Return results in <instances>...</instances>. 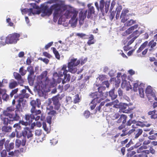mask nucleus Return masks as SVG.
I'll use <instances>...</instances> for the list:
<instances>
[{
  "label": "nucleus",
  "instance_id": "c9c22d12",
  "mask_svg": "<svg viewBox=\"0 0 157 157\" xmlns=\"http://www.w3.org/2000/svg\"><path fill=\"white\" fill-rule=\"evenodd\" d=\"M136 122L135 120L130 119L127 122H126L125 125L128 127V126H130L132 124L135 123Z\"/></svg>",
  "mask_w": 157,
  "mask_h": 157
},
{
  "label": "nucleus",
  "instance_id": "6e6552de",
  "mask_svg": "<svg viewBox=\"0 0 157 157\" xmlns=\"http://www.w3.org/2000/svg\"><path fill=\"white\" fill-rule=\"evenodd\" d=\"M20 35L19 34L14 33L9 35L6 37V41L7 44H16L19 40Z\"/></svg>",
  "mask_w": 157,
  "mask_h": 157
},
{
  "label": "nucleus",
  "instance_id": "9b49d317",
  "mask_svg": "<svg viewBox=\"0 0 157 157\" xmlns=\"http://www.w3.org/2000/svg\"><path fill=\"white\" fill-rule=\"evenodd\" d=\"M59 96L60 95L58 94L53 97L52 98L54 109L56 110H59L61 106V104L59 100H61V98Z\"/></svg>",
  "mask_w": 157,
  "mask_h": 157
},
{
  "label": "nucleus",
  "instance_id": "f03ea898",
  "mask_svg": "<svg viewBox=\"0 0 157 157\" xmlns=\"http://www.w3.org/2000/svg\"><path fill=\"white\" fill-rule=\"evenodd\" d=\"M62 7L61 4L59 3H56L51 6L50 8H48L47 5H43L41 6V11L42 12L41 15L42 17L46 16H49L54 11L53 14V21L56 22L59 17V14L61 12V9Z\"/></svg>",
  "mask_w": 157,
  "mask_h": 157
},
{
  "label": "nucleus",
  "instance_id": "c756f323",
  "mask_svg": "<svg viewBox=\"0 0 157 157\" xmlns=\"http://www.w3.org/2000/svg\"><path fill=\"white\" fill-rule=\"evenodd\" d=\"M52 49L53 52L56 58L58 59H59L60 58V55L58 52L56 50V48L54 47H52L51 48Z\"/></svg>",
  "mask_w": 157,
  "mask_h": 157
},
{
  "label": "nucleus",
  "instance_id": "4d7b16f0",
  "mask_svg": "<svg viewBox=\"0 0 157 157\" xmlns=\"http://www.w3.org/2000/svg\"><path fill=\"white\" fill-rule=\"evenodd\" d=\"M90 115V112L88 110L85 111L84 113V116L86 118H88L89 117Z\"/></svg>",
  "mask_w": 157,
  "mask_h": 157
},
{
  "label": "nucleus",
  "instance_id": "09e8293b",
  "mask_svg": "<svg viewBox=\"0 0 157 157\" xmlns=\"http://www.w3.org/2000/svg\"><path fill=\"white\" fill-rule=\"evenodd\" d=\"M28 79L29 83L30 84H33L34 80L32 77V75H28Z\"/></svg>",
  "mask_w": 157,
  "mask_h": 157
},
{
  "label": "nucleus",
  "instance_id": "ddd939ff",
  "mask_svg": "<svg viewBox=\"0 0 157 157\" xmlns=\"http://www.w3.org/2000/svg\"><path fill=\"white\" fill-rule=\"evenodd\" d=\"M133 109L130 108L125 103H123L120 105V109L121 111L124 113H128L133 110Z\"/></svg>",
  "mask_w": 157,
  "mask_h": 157
},
{
  "label": "nucleus",
  "instance_id": "e2e57ef3",
  "mask_svg": "<svg viewBox=\"0 0 157 157\" xmlns=\"http://www.w3.org/2000/svg\"><path fill=\"white\" fill-rule=\"evenodd\" d=\"M139 86V84L137 83H134L133 84V90L134 91L136 92L137 91V88Z\"/></svg>",
  "mask_w": 157,
  "mask_h": 157
},
{
  "label": "nucleus",
  "instance_id": "bb28decb",
  "mask_svg": "<svg viewBox=\"0 0 157 157\" xmlns=\"http://www.w3.org/2000/svg\"><path fill=\"white\" fill-rule=\"evenodd\" d=\"M35 134L36 136H40L39 139H41L42 140H43V137L44 136V135L42 134V130L40 129L36 130L35 131Z\"/></svg>",
  "mask_w": 157,
  "mask_h": 157
},
{
  "label": "nucleus",
  "instance_id": "6ab92c4d",
  "mask_svg": "<svg viewBox=\"0 0 157 157\" xmlns=\"http://www.w3.org/2000/svg\"><path fill=\"white\" fill-rule=\"evenodd\" d=\"M26 140L25 138H23L22 140L19 139H17L15 141V145L17 147H19L21 145L24 146L26 143Z\"/></svg>",
  "mask_w": 157,
  "mask_h": 157
},
{
  "label": "nucleus",
  "instance_id": "c85d7f7f",
  "mask_svg": "<svg viewBox=\"0 0 157 157\" xmlns=\"http://www.w3.org/2000/svg\"><path fill=\"white\" fill-rule=\"evenodd\" d=\"M33 9L32 8H25L22 10V12L25 13H28V14L29 15H31L32 13H35V12H33Z\"/></svg>",
  "mask_w": 157,
  "mask_h": 157
},
{
  "label": "nucleus",
  "instance_id": "bf43d9fd",
  "mask_svg": "<svg viewBox=\"0 0 157 157\" xmlns=\"http://www.w3.org/2000/svg\"><path fill=\"white\" fill-rule=\"evenodd\" d=\"M20 154V152L18 150H16L14 151V157H18Z\"/></svg>",
  "mask_w": 157,
  "mask_h": 157
},
{
  "label": "nucleus",
  "instance_id": "69168bd1",
  "mask_svg": "<svg viewBox=\"0 0 157 157\" xmlns=\"http://www.w3.org/2000/svg\"><path fill=\"white\" fill-rule=\"evenodd\" d=\"M58 77H62L63 75H64V74L62 71H61V69L58 71Z\"/></svg>",
  "mask_w": 157,
  "mask_h": 157
},
{
  "label": "nucleus",
  "instance_id": "20e7f679",
  "mask_svg": "<svg viewBox=\"0 0 157 157\" xmlns=\"http://www.w3.org/2000/svg\"><path fill=\"white\" fill-rule=\"evenodd\" d=\"M30 104L32 106L30 110L31 114L34 117H39L40 120L43 121L45 118L43 113H42L40 110H37L36 109V107L38 108L40 107L41 102L39 99H37L36 100H32L31 101Z\"/></svg>",
  "mask_w": 157,
  "mask_h": 157
},
{
  "label": "nucleus",
  "instance_id": "680f3d73",
  "mask_svg": "<svg viewBox=\"0 0 157 157\" xmlns=\"http://www.w3.org/2000/svg\"><path fill=\"white\" fill-rule=\"evenodd\" d=\"M1 157H6L7 153L6 150H4L1 153Z\"/></svg>",
  "mask_w": 157,
  "mask_h": 157
},
{
  "label": "nucleus",
  "instance_id": "3c124183",
  "mask_svg": "<svg viewBox=\"0 0 157 157\" xmlns=\"http://www.w3.org/2000/svg\"><path fill=\"white\" fill-rule=\"evenodd\" d=\"M56 114V112L55 110H51L48 113V114L49 115V116H51L52 117L53 116H55Z\"/></svg>",
  "mask_w": 157,
  "mask_h": 157
},
{
  "label": "nucleus",
  "instance_id": "c03bdc74",
  "mask_svg": "<svg viewBox=\"0 0 157 157\" xmlns=\"http://www.w3.org/2000/svg\"><path fill=\"white\" fill-rule=\"evenodd\" d=\"M136 23V21L133 20H130L126 22V25L128 26H129Z\"/></svg>",
  "mask_w": 157,
  "mask_h": 157
},
{
  "label": "nucleus",
  "instance_id": "1a4fd4ad",
  "mask_svg": "<svg viewBox=\"0 0 157 157\" xmlns=\"http://www.w3.org/2000/svg\"><path fill=\"white\" fill-rule=\"evenodd\" d=\"M127 118V117L125 115L122 114L120 115L119 119L117 121V123L119 124L122 122V123L117 128V130L120 131L125 128V124L126 123Z\"/></svg>",
  "mask_w": 157,
  "mask_h": 157
},
{
  "label": "nucleus",
  "instance_id": "9d476101",
  "mask_svg": "<svg viewBox=\"0 0 157 157\" xmlns=\"http://www.w3.org/2000/svg\"><path fill=\"white\" fill-rule=\"evenodd\" d=\"M67 66L66 64L63 65L62 67L61 71H62L64 74L63 79L62 81V83L64 84L67 82H69L71 79V75L69 74H67L69 71L68 69L67 70Z\"/></svg>",
  "mask_w": 157,
  "mask_h": 157
},
{
  "label": "nucleus",
  "instance_id": "e433bc0d",
  "mask_svg": "<svg viewBox=\"0 0 157 157\" xmlns=\"http://www.w3.org/2000/svg\"><path fill=\"white\" fill-rule=\"evenodd\" d=\"M19 72L21 74V75L23 76L26 74V70H25L24 69V67L22 66L19 69Z\"/></svg>",
  "mask_w": 157,
  "mask_h": 157
},
{
  "label": "nucleus",
  "instance_id": "0e129e2a",
  "mask_svg": "<svg viewBox=\"0 0 157 157\" xmlns=\"http://www.w3.org/2000/svg\"><path fill=\"white\" fill-rule=\"evenodd\" d=\"M149 153H151L152 154H155V151L152 147H150L149 150H148Z\"/></svg>",
  "mask_w": 157,
  "mask_h": 157
},
{
  "label": "nucleus",
  "instance_id": "58836bf2",
  "mask_svg": "<svg viewBox=\"0 0 157 157\" xmlns=\"http://www.w3.org/2000/svg\"><path fill=\"white\" fill-rule=\"evenodd\" d=\"M47 71H44L42 72L40 76H39V77L41 78V79L45 78H46V79H47V78H48V77H47Z\"/></svg>",
  "mask_w": 157,
  "mask_h": 157
},
{
  "label": "nucleus",
  "instance_id": "0eeeda50",
  "mask_svg": "<svg viewBox=\"0 0 157 157\" xmlns=\"http://www.w3.org/2000/svg\"><path fill=\"white\" fill-rule=\"evenodd\" d=\"M157 43L153 40L149 41L148 43L147 41H146L143 43L137 51V53L141 52L147 45L149 47V51L150 52H152L155 50V47L156 46Z\"/></svg>",
  "mask_w": 157,
  "mask_h": 157
},
{
  "label": "nucleus",
  "instance_id": "aec40b11",
  "mask_svg": "<svg viewBox=\"0 0 157 157\" xmlns=\"http://www.w3.org/2000/svg\"><path fill=\"white\" fill-rule=\"evenodd\" d=\"M13 75L15 78L17 80L19 83L22 84L24 83V81L22 79L21 75L19 73L14 72L13 73Z\"/></svg>",
  "mask_w": 157,
  "mask_h": 157
},
{
  "label": "nucleus",
  "instance_id": "a19ab883",
  "mask_svg": "<svg viewBox=\"0 0 157 157\" xmlns=\"http://www.w3.org/2000/svg\"><path fill=\"white\" fill-rule=\"evenodd\" d=\"M139 94L140 96L142 98L144 97V90L143 88H141L138 89Z\"/></svg>",
  "mask_w": 157,
  "mask_h": 157
},
{
  "label": "nucleus",
  "instance_id": "423d86ee",
  "mask_svg": "<svg viewBox=\"0 0 157 157\" xmlns=\"http://www.w3.org/2000/svg\"><path fill=\"white\" fill-rule=\"evenodd\" d=\"M79 64L80 61L77 58H73L71 59L67 64L69 72L72 74H75L77 71V68L76 67Z\"/></svg>",
  "mask_w": 157,
  "mask_h": 157
},
{
  "label": "nucleus",
  "instance_id": "473e14b6",
  "mask_svg": "<svg viewBox=\"0 0 157 157\" xmlns=\"http://www.w3.org/2000/svg\"><path fill=\"white\" fill-rule=\"evenodd\" d=\"M27 70L29 72L28 75H34V72L33 66H30L28 67L27 68Z\"/></svg>",
  "mask_w": 157,
  "mask_h": 157
},
{
  "label": "nucleus",
  "instance_id": "f8f14e48",
  "mask_svg": "<svg viewBox=\"0 0 157 157\" xmlns=\"http://www.w3.org/2000/svg\"><path fill=\"white\" fill-rule=\"evenodd\" d=\"M33 136V134L32 133L30 129L28 127H25L22 132L21 136L23 137V138L26 140V137L28 139L31 138Z\"/></svg>",
  "mask_w": 157,
  "mask_h": 157
},
{
  "label": "nucleus",
  "instance_id": "4468645a",
  "mask_svg": "<svg viewBox=\"0 0 157 157\" xmlns=\"http://www.w3.org/2000/svg\"><path fill=\"white\" fill-rule=\"evenodd\" d=\"M25 118L26 121L28 122V123L29 124H30L31 123L33 120L35 119V121H37L40 119V117H39L38 116L34 117L31 114H30L25 115Z\"/></svg>",
  "mask_w": 157,
  "mask_h": 157
},
{
  "label": "nucleus",
  "instance_id": "49530a36",
  "mask_svg": "<svg viewBox=\"0 0 157 157\" xmlns=\"http://www.w3.org/2000/svg\"><path fill=\"white\" fill-rule=\"evenodd\" d=\"M80 101V99L79 97L78 94L76 95L75 96V98L74 99L73 102L75 104H76Z\"/></svg>",
  "mask_w": 157,
  "mask_h": 157
},
{
  "label": "nucleus",
  "instance_id": "13d9d810",
  "mask_svg": "<svg viewBox=\"0 0 157 157\" xmlns=\"http://www.w3.org/2000/svg\"><path fill=\"white\" fill-rule=\"evenodd\" d=\"M53 44V42H50L48 43L47 45L45 46L44 48L45 49H48L49 48L52 46Z\"/></svg>",
  "mask_w": 157,
  "mask_h": 157
},
{
  "label": "nucleus",
  "instance_id": "7c9ffc66",
  "mask_svg": "<svg viewBox=\"0 0 157 157\" xmlns=\"http://www.w3.org/2000/svg\"><path fill=\"white\" fill-rule=\"evenodd\" d=\"M140 153V157H148L147 155L149 154V151L148 150H145L141 151Z\"/></svg>",
  "mask_w": 157,
  "mask_h": 157
},
{
  "label": "nucleus",
  "instance_id": "b1692460",
  "mask_svg": "<svg viewBox=\"0 0 157 157\" xmlns=\"http://www.w3.org/2000/svg\"><path fill=\"white\" fill-rule=\"evenodd\" d=\"M112 104L111 103H106L102 108L103 110L106 112H108L109 110L112 108Z\"/></svg>",
  "mask_w": 157,
  "mask_h": 157
},
{
  "label": "nucleus",
  "instance_id": "f257e3e1",
  "mask_svg": "<svg viewBox=\"0 0 157 157\" xmlns=\"http://www.w3.org/2000/svg\"><path fill=\"white\" fill-rule=\"evenodd\" d=\"M29 95L26 93L25 89H23L21 91V93L18 95L15 96V98H18L17 100L18 103L16 105L15 115L13 113H11L10 112L13 111L14 108L13 106H10L7 108L6 110L3 111L1 115V119L3 121L4 124L7 125L8 124H12L14 121H18L20 118L19 116L21 112H23V109L21 103L24 101V98H28Z\"/></svg>",
  "mask_w": 157,
  "mask_h": 157
},
{
  "label": "nucleus",
  "instance_id": "393cba45",
  "mask_svg": "<svg viewBox=\"0 0 157 157\" xmlns=\"http://www.w3.org/2000/svg\"><path fill=\"white\" fill-rule=\"evenodd\" d=\"M87 13V10L85 11L84 12L81 11L79 13V17L80 21H83L86 18Z\"/></svg>",
  "mask_w": 157,
  "mask_h": 157
},
{
  "label": "nucleus",
  "instance_id": "338daca9",
  "mask_svg": "<svg viewBox=\"0 0 157 157\" xmlns=\"http://www.w3.org/2000/svg\"><path fill=\"white\" fill-rule=\"evenodd\" d=\"M52 117L50 116H48L46 118L47 122L49 124H51V120L52 119Z\"/></svg>",
  "mask_w": 157,
  "mask_h": 157
},
{
  "label": "nucleus",
  "instance_id": "a878e982",
  "mask_svg": "<svg viewBox=\"0 0 157 157\" xmlns=\"http://www.w3.org/2000/svg\"><path fill=\"white\" fill-rule=\"evenodd\" d=\"M122 80L123 81L121 84V87L124 88L125 87L126 83V79L127 78V76L125 74H124L121 76Z\"/></svg>",
  "mask_w": 157,
  "mask_h": 157
},
{
  "label": "nucleus",
  "instance_id": "5701e85b",
  "mask_svg": "<svg viewBox=\"0 0 157 157\" xmlns=\"http://www.w3.org/2000/svg\"><path fill=\"white\" fill-rule=\"evenodd\" d=\"M5 125H4L2 127V131L5 132H9L11 131L12 127L10 126H7V125L4 124Z\"/></svg>",
  "mask_w": 157,
  "mask_h": 157
},
{
  "label": "nucleus",
  "instance_id": "37998d69",
  "mask_svg": "<svg viewBox=\"0 0 157 157\" xmlns=\"http://www.w3.org/2000/svg\"><path fill=\"white\" fill-rule=\"evenodd\" d=\"M2 98L4 101H7L9 99V96L6 93H5L2 96Z\"/></svg>",
  "mask_w": 157,
  "mask_h": 157
},
{
  "label": "nucleus",
  "instance_id": "39448f33",
  "mask_svg": "<svg viewBox=\"0 0 157 157\" xmlns=\"http://www.w3.org/2000/svg\"><path fill=\"white\" fill-rule=\"evenodd\" d=\"M61 5L62 6L61 9V11L59 14V16L62 15L66 18L69 19L71 17V20L73 22H77L78 18L77 16L78 12L74 9L67 10V7L66 6Z\"/></svg>",
  "mask_w": 157,
  "mask_h": 157
},
{
  "label": "nucleus",
  "instance_id": "f704fd0d",
  "mask_svg": "<svg viewBox=\"0 0 157 157\" xmlns=\"http://www.w3.org/2000/svg\"><path fill=\"white\" fill-rule=\"evenodd\" d=\"M104 0H101L99 3V9L101 12H102L104 10Z\"/></svg>",
  "mask_w": 157,
  "mask_h": 157
},
{
  "label": "nucleus",
  "instance_id": "dca6fc26",
  "mask_svg": "<svg viewBox=\"0 0 157 157\" xmlns=\"http://www.w3.org/2000/svg\"><path fill=\"white\" fill-rule=\"evenodd\" d=\"M87 6L88 7V13L87 17L90 18L92 17V14H94V8L93 6H91V4H88Z\"/></svg>",
  "mask_w": 157,
  "mask_h": 157
},
{
  "label": "nucleus",
  "instance_id": "79ce46f5",
  "mask_svg": "<svg viewBox=\"0 0 157 157\" xmlns=\"http://www.w3.org/2000/svg\"><path fill=\"white\" fill-rule=\"evenodd\" d=\"M149 139L151 140H155L157 139V132H156L153 135H152L148 137Z\"/></svg>",
  "mask_w": 157,
  "mask_h": 157
},
{
  "label": "nucleus",
  "instance_id": "603ef678",
  "mask_svg": "<svg viewBox=\"0 0 157 157\" xmlns=\"http://www.w3.org/2000/svg\"><path fill=\"white\" fill-rule=\"evenodd\" d=\"M129 12V11L127 9H124L122 11L121 16H125L126 14Z\"/></svg>",
  "mask_w": 157,
  "mask_h": 157
},
{
  "label": "nucleus",
  "instance_id": "5fc2aeb1",
  "mask_svg": "<svg viewBox=\"0 0 157 157\" xmlns=\"http://www.w3.org/2000/svg\"><path fill=\"white\" fill-rule=\"evenodd\" d=\"M76 36H79L81 38H84V39L87 38H84V37L86 35V34L83 33H77L76 34Z\"/></svg>",
  "mask_w": 157,
  "mask_h": 157
},
{
  "label": "nucleus",
  "instance_id": "412c9836",
  "mask_svg": "<svg viewBox=\"0 0 157 157\" xmlns=\"http://www.w3.org/2000/svg\"><path fill=\"white\" fill-rule=\"evenodd\" d=\"M148 114L150 116L151 119H155L157 118V111L155 110L149 112Z\"/></svg>",
  "mask_w": 157,
  "mask_h": 157
},
{
  "label": "nucleus",
  "instance_id": "2eb2a0df",
  "mask_svg": "<svg viewBox=\"0 0 157 157\" xmlns=\"http://www.w3.org/2000/svg\"><path fill=\"white\" fill-rule=\"evenodd\" d=\"M129 129V128L128 127H125L124 128H123L122 130V133L121 135V137H123V136H125L127 135H129L132 133L135 132V129H132L128 131Z\"/></svg>",
  "mask_w": 157,
  "mask_h": 157
},
{
  "label": "nucleus",
  "instance_id": "6e6d98bb",
  "mask_svg": "<svg viewBox=\"0 0 157 157\" xmlns=\"http://www.w3.org/2000/svg\"><path fill=\"white\" fill-rule=\"evenodd\" d=\"M143 148L147 149V147L146 146L144 145L143 146L140 147L137 150V152L138 153H140L141 152V150H142Z\"/></svg>",
  "mask_w": 157,
  "mask_h": 157
},
{
  "label": "nucleus",
  "instance_id": "a211bd4d",
  "mask_svg": "<svg viewBox=\"0 0 157 157\" xmlns=\"http://www.w3.org/2000/svg\"><path fill=\"white\" fill-rule=\"evenodd\" d=\"M9 141H6L5 143V147L6 151L9 152L11 150L13 149L14 147V143H11L9 144Z\"/></svg>",
  "mask_w": 157,
  "mask_h": 157
},
{
  "label": "nucleus",
  "instance_id": "8fccbe9b",
  "mask_svg": "<svg viewBox=\"0 0 157 157\" xmlns=\"http://www.w3.org/2000/svg\"><path fill=\"white\" fill-rule=\"evenodd\" d=\"M18 91V88L15 89L13 90L10 94V96L11 98H12L13 95L17 93Z\"/></svg>",
  "mask_w": 157,
  "mask_h": 157
},
{
  "label": "nucleus",
  "instance_id": "de8ad7c7",
  "mask_svg": "<svg viewBox=\"0 0 157 157\" xmlns=\"http://www.w3.org/2000/svg\"><path fill=\"white\" fill-rule=\"evenodd\" d=\"M120 116V115L118 113H116L112 116L111 118L113 120H115L119 118Z\"/></svg>",
  "mask_w": 157,
  "mask_h": 157
},
{
  "label": "nucleus",
  "instance_id": "4be33fe9",
  "mask_svg": "<svg viewBox=\"0 0 157 157\" xmlns=\"http://www.w3.org/2000/svg\"><path fill=\"white\" fill-rule=\"evenodd\" d=\"M143 132V130L142 129H135V131L134 133L135 135L134 138L137 139L138 138L142 133Z\"/></svg>",
  "mask_w": 157,
  "mask_h": 157
},
{
  "label": "nucleus",
  "instance_id": "a18cd8bd",
  "mask_svg": "<svg viewBox=\"0 0 157 157\" xmlns=\"http://www.w3.org/2000/svg\"><path fill=\"white\" fill-rule=\"evenodd\" d=\"M87 58H85L83 59H78V60H79L80 61V64L81 65H82L84 64L85 63H86V62H87Z\"/></svg>",
  "mask_w": 157,
  "mask_h": 157
},
{
  "label": "nucleus",
  "instance_id": "72a5a7b5",
  "mask_svg": "<svg viewBox=\"0 0 157 157\" xmlns=\"http://www.w3.org/2000/svg\"><path fill=\"white\" fill-rule=\"evenodd\" d=\"M18 86V84L16 81H13L10 83L9 87L10 89H13Z\"/></svg>",
  "mask_w": 157,
  "mask_h": 157
},
{
  "label": "nucleus",
  "instance_id": "4c0bfd02",
  "mask_svg": "<svg viewBox=\"0 0 157 157\" xmlns=\"http://www.w3.org/2000/svg\"><path fill=\"white\" fill-rule=\"evenodd\" d=\"M136 154V152L135 151H130L127 153L126 156L127 157H133Z\"/></svg>",
  "mask_w": 157,
  "mask_h": 157
},
{
  "label": "nucleus",
  "instance_id": "f3484780",
  "mask_svg": "<svg viewBox=\"0 0 157 157\" xmlns=\"http://www.w3.org/2000/svg\"><path fill=\"white\" fill-rule=\"evenodd\" d=\"M139 28L138 29V30H136L135 31H134L131 35L127 37V39L128 40L132 38V37H133L134 38L136 37V39L140 34L143 33L142 31H141L140 32L139 30Z\"/></svg>",
  "mask_w": 157,
  "mask_h": 157
},
{
  "label": "nucleus",
  "instance_id": "864d4df0",
  "mask_svg": "<svg viewBox=\"0 0 157 157\" xmlns=\"http://www.w3.org/2000/svg\"><path fill=\"white\" fill-rule=\"evenodd\" d=\"M120 18L121 19V22L123 23L126 22L127 20L126 16H120Z\"/></svg>",
  "mask_w": 157,
  "mask_h": 157
},
{
  "label": "nucleus",
  "instance_id": "2f4dec72",
  "mask_svg": "<svg viewBox=\"0 0 157 157\" xmlns=\"http://www.w3.org/2000/svg\"><path fill=\"white\" fill-rule=\"evenodd\" d=\"M109 95L112 100L115 99L117 97V95L115 94L113 90H112L109 91Z\"/></svg>",
  "mask_w": 157,
  "mask_h": 157
},
{
  "label": "nucleus",
  "instance_id": "774afa93",
  "mask_svg": "<svg viewBox=\"0 0 157 157\" xmlns=\"http://www.w3.org/2000/svg\"><path fill=\"white\" fill-rule=\"evenodd\" d=\"M102 85H105L107 87H109V83L108 81H105L102 82Z\"/></svg>",
  "mask_w": 157,
  "mask_h": 157
},
{
  "label": "nucleus",
  "instance_id": "7ed1b4c3",
  "mask_svg": "<svg viewBox=\"0 0 157 157\" xmlns=\"http://www.w3.org/2000/svg\"><path fill=\"white\" fill-rule=\"evenodd\" d=\"M105 87L101 86L98 88V91L91 94V96L94 98L89 104L91 110L94 109L97 103H99L101 100L105 99L108 96V92H103V91L105 90Z\"/></svg>",
  "mask_w": 157,
  "mask_h": 157
},
{
  "label": "nucleus",
  "instance_id": "052dcab7",
  "mask_svg": "<svg viewBox=\"0 0 157 157\" xmlns=\"http://www.w3.org/2000/svg\"><path fill=\"white\" fill-rule=\"evenodd\" d=\"M106 76L105 75H100L98 77L99 80L101 81L104 80Z\"/></svg>",
  "mask_w": 157,
  "mask_h": 157
},
{
  "label": "nucleus",
  "instance_id": "ea45409f",
  "mask_svg": "<svg viewBox=\"0 0 157 157\" xmlns=\"http://www.w3.org/2000/svg\"><path fill=\"white\" fill-rule=\"evenodd\" d=\"M132 31L131 29V28L129 27L123 33V35L124 36H126L127 35L129 34L132 32Z\"/></svg>",
  "mask_w": 157,
  "mask_h": 157
},
{
  "label": "nucleus",
  "instance_id": "cd10ccee",
  "mask_svg": "<svg viewBox=\"0 0 157 157\" xmlns=\"http://www.w3.org/2000/svg\"><path fill=\"white\" fill-rule=\"evenodd\" d=\"M146 93L148 96L149 95H152L153 94V92L151 87L149 86H148L146 89Z\"/></svg>",
  "mask_w": 157,
  "mask_h": 157
}]
</instances>
